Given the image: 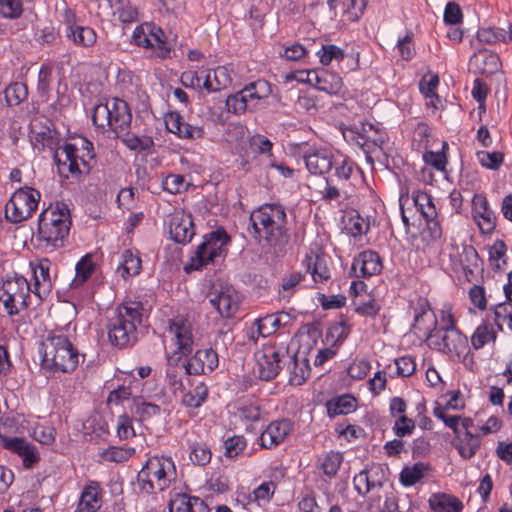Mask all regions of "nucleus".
<instances>
[{"instance_id": "f257e3e1", "label": "nucleus", "mask_w": 512, "mask_h": 512, "mask_svg": "<svg viewBox=\"0 0 512 512\" xmlns=\"http://www.w3.org/2000/svg\"><path fill=\"white\" fill-rule=\"evenodd\" d=\"M251 236L265 249L275 255L284 253L289 242L287 215L279 204H264L249 217Z\"/></svg>"}, {"instance_id": "f03ea898", "label": "nucleus", "mask_w": 512, "mask_h": 512, "mask_svg": "<svg viewBox=\"0 0 512 512\" xmlns=\"http://www.w3.org/2000/svg\"><path fill=\"white\" fill-rule=\"evenodd\" d=\"M168 333L176 349L167 355L166 382L174 394L183 392V377L188 374V366L184 357L194 349V334L192 323L184 316H176L168 321Z\"/></svg>"}, {"instance_id": "7ed1b4c3", "label": "nucleus", "mask_w": 512, "mask_h": 512, "mask_svg": "<svg viewBox=\"0 0 512 512\" xmlns=\"http://www.w3.org/2000/svg\"><path fill=\"white\" fill-rule=\"evenodd\" d=\"M143 320V306L139 302L119 305L108 319L109 342L118 348L133 346L139 339L138 327Z\"/></svg>"}, {"instance_id": "20e7f679", "label": "nucleus", "mask_w": 512, "mask_h": 512, "mask_svg": "<svg viewBox=\"0 0 512 512\" xmlns=\"http://www.w3.org/2000/svg\"><path fill=\"white\" fill-rule=\"evenodd\" d=\"M53 159L60 176L79 179L88 175L94 166L93 144L84 138L78 142L64 143L57 147Z\"/></svg>"}, {"instance_id": "39448f33", "label": "nucleus", "mask_w": 512, "mask_h": 512, "mask_svg": "<svg viewBox=\"0 0 512 512\" xmlns=\"http://www.w3.org/2000/svg\"><path fill=\"white\" fill-rule=\"evenodd\" d=\"M71 227L70 212L65 203H56L43 211L38 220V239L42 247L52 252L66 245Z\"/></svg>"}, {"instance_id": "423d86ee", "label": "nucleus", "mask_w": 512, "mask_h": 512, "mask_svg": "<svg viewBox=\"0 0 512 512\" xmlns=\"http://www.w3.org/2000/svg\"><path fill=\"white\" fill-rule=\"evenodd\" d=\"M307 170L316 176H324L334 170L338 183L347 182L356 167L348 157L327 147H309L303 154Z\"/></svg>"}, {"instance_id": "0eeeda50", "label": "nucleus", "mask_w": 512, "mask_h": 512, "mask_svg": "<svg viewBox=\"0 0 512 512\" xmlns=\"http://www.w3.org/2000/svg\"><path fill=\"white\" fill-rule=\"evenodd\" d=\"M41 365L51 371L73 372L79 364V353L67 336L50 333L41 342Z\"/></svg>"}, {"instance_id": "6e6552de", "label": "nucleus", "mask_w": 512, "mask_h": 512, "mask_svg": "<svg viewBox=\"0 0 512 512\" xmlns=\"http://www.w3.org/2000/svg\"><path fill=\"white\" fill-rule=\"evenodd\" d=\"M93 124L102 131H111L117 137L128 135L132 113L126 101L120 98H108L94 106Z\"/></svg>"}, {"instance_id": "1a4fd4ad", "label": "nucleus", "mask_w": 512, "mask_h": 512, "mask_svg": "<svg viewBox=\"0 0 512 512\" xmlns=\"http://www.w3.org/2000/svg\"><path fill=\"white\" fill-rule=\"evenodd\" d=\"M230 242V236L224 229H217L205 236L204 241L197 247L195 254L185 270H199L216 259L226 255V246Z\"/></svg>"}, {"instance_id": "9d476101", "label": "nucleus", "mask_w": 512, "mask_h": 512, "mask_svg": "<svg viewBox=\"0 0 512 512\" xmlns=\"http://www.w3.org/2000/svg\"><path fill=\"white\" fill-rule=\"evenodd\" d=\"M27 279L15 276L6 279L0 289V301L9 315H16L28 307L27 299L31 292Z\"/></svg>"}, {"instance_id": "9b49d317", "label": "nucleus", "mask_w": 512, "mask_h": 512, "mask_svg": "<svg viewBox=\"0 0 512 512\" xmlns=\"http://www.w3.org/2000/svg\"><path fill=\"white\" fill-rule=\"evenodd\" d=\"M40 197V192L33 188L18 189L5 205L6 218L13 223L28 219L37 209Z\"/></svg>"}, {"instance_id": "f8f14e48", "label": "nucleus", "mask_w": 512, "mask_h": 512, "mask_svg": "<svg viewBox=\"0 0 512 512\" xmlns=\"http://www.w3.org/2000/svg\"><path fill=\"white\" fill-rule=\"evenodd\" d=\"M132 40L139 47L156 51L159 58L165 59L170 56L171 49L165 32L153 22L138 25L133 31Z\"/></svg>"}, {"instance_id": "ddd939ff", "label": "nucleus", "mask_w": 512, "mask_h": 512, "mask_svg": "<svg viewBox=\"0 0 512 512\" xmlns=\"http://www.w3.org/2000/svg\"><path fill=\"white\" fill-rule=\"evenodd\" d=\"M428 344L449 356L461 357L469 350L468 339L459 329L436 330L433 334H428Z\"/></svg>"}, {"instance_id": "4468645a", "label": "nucleus", "mask_w": 512, "mask_h": 512, "mask_svg": "<svg viewBox=\"0 0 512 512\" xmlns=\"http://www.w3.org/2000/svg\"><path fill=\"white\" fill-rule=\"evenodd\" d=\"M417 211L421 213L426 221V232L433 242L440 241L443 232L438 220V212L432 197L425 191H417L413 195Z\"/></svg>"}, {"instance_id": "2eb2a0df", "label": "nucleus", "mask_w": 512, "mask_h": 512, "mask_svg": "<svg viewBox=\"0 0 512 512\" xmlns=\"http://www.w3.org/2000/svg\"><path fill=\"white\" fill-rule=\"evenodd\" d=\"M64 26L65 37L75 46L80 48H91L96 44V31L90 26L78 23L75 13L71 10L65 11Z\"/></svg>"}, {"instance_id": "dca6fc26", "label": "nucleus", "mask_w": 512, "mask_h": 512, "mask_svg": "<svg viewBox=\"0 0 512 512\" xmlns=\"http://www.w3.org/2000/svg\"><path fill=\"white\" fill-rule=\"evenodd\" d=\"M285 355L284 349L275 346H266L258 350L255 353V359L259 377L266 381L274 379L281 369L280 363Z\"/></svg>"}, {"instance_id": "f3484780", "label": "nucleus", "mask_w": 512, "mask_h": 512, "mask_svg": "<svg viewBox=\"0 0 512 512\" xmlns=\"http://www.w3.org/2000/svg\"><path fill=\"white\" fill-rule=\"evenodd\" d=\"M147 470L154 480L157 490L163 491L176 477V467L170 457L154 456L147 461Z\"/></svg>"}, {"instance_id": "a211bd4d", "label": "nucleus", "mask_w": 512, "mask_h": 512, "mask_svg": "<svg viewBox=\"0 0 512 512\" xmlns=\"http://www.w3.org/2000/svg\"><path fill=\"white\" fill-rule=\"evenodd\" d=\"M210 303L224 318L232 317L239 308V296L230 285L214 287L211 293Z\"/></svg>"}, {"instance_id": "6ab92c4d", "label": "nucleus", "mask_w": 512, "mask_h": 512, "mask_svg": "<svg viewBox=\"0 0 512 512\" xmlns=\"http://www.w3.org/2000/svg\"><path fill=\"white\" fill-rule=\"evenodd\" d=\"M168 228L171 239L180 244L190 242L195 234L192 216L182 210L169 215Z\"/></svg>"}, {"instance_id": "aec40b11", "label": "nucleus", "mask_w": 512, "mask_h": 512, "mask_svg": "<svg viewBox=\"0 0 512 512\" xmlns=\"http://www.w3.org/2000/svg\"><path fill=\"white\" fill-rule=\"evenodd\" d=\"M34 276L33 293L39 298H46L53 288L54 277L51 273L52 263L48 258H41L30 263Z\"/></svg>"}, {"instance_id": "412c9836", "label": "nucleus", "mask_w": 512, "mask_h": 512, "mask_svg": "<svg viewBox=\"0 0 512 512\" xmlns=\"http://www.w3.org/2000/svg\"><path fill=\"white\" fill-rule=\"evenodd\" d=\"M472 215L482 234H490L496 228L497 217L490 208L483 194H475L472 198Z\"/></svg>"}, {"instance_id": "4be33fe9", "label": "nucleus", "mask_w": 512, "mask_h": 512, "mask_svg": "<svg viewBox=\"0 0 512 512\" xmlns=\"http://www.w3.org/2000/svg\"><path fill=\"white\" fill-rule=\"evenodd\" d=\"M104 489L98 481L88 480L74 512H97L103 505Z\"/></svg>"}, {"instance_id": "5701e85b", "label": "nucleus", "mask_w": 512, "mask_h": 512, "mask_svg": "<svg viewBox=\"0 0 512 512\" xmlns=\"http://www.w3.org/2000/svg\"><path fill=\"white\" fill-rule=\"evenodd\" d=\"M292 430L293 424L289 420L272 421L259 437L260 446L265 449H273L280 445Z\"/></svg>"}, {"instance_id": "b1692460", "label": "nucleus", "mask_w": 512, "mask_h": 512, "mask_svg": "<svg viewBox=\"0 0 512 512\" xmlns=\"http://www.w3.org/2000/svg\"><path fill=\"white\" fill-rule=\"evenodd\" d=\"M382 261L379 254L372 250H366L354 258L351 272L357 278L371 277L382 271Z\"/></svg>"}, {"instance_id": "393cba45", "label": "nucleus", "mask_w": 512, "mask_h": 512, "mask_svg": "<svg viewBox=\"0 0 512 512\" xmlns=\"http://www.w3.org/2000/svg\"><path fill=\"white\" fill-rule=\"evenodd\" d=\"M3 448L18 454L23 460V466L31 468L39 461V455L36 447L28 443L25 439L19 437L1 436Z\"/></svg>"}, {"instance_id": "a878e982", "label": "nucleus", "mask_w": 512, "mask_h": 512, "mask_svg": "<svg viewBox=\"0 0 512 512\" xmlns=\"http://www.w3.org/2000/svg\"><path fill=\"white\" fill-rule=\"evenodd\" d=\"M218 354L212 348L200 349L186 361L188 374L201 375L212 372L218 366Z\"/></svg>"}, {"instance_id": "bb28decb", "label": "nucleus", "mask_w": 512, "mask_h": 512, "mask_svg": "<svg viewBox=\"0 0 512 512\" xmlns=\"http://www.w3.org/2000/svg\"><path fill=\"white\" fill-rule=\"evenodd\" d=\"M165 125L169 132L182 139H200L204 135L202 127L184 122L182 116L177 112H171L165 117Z\"/></svg>"}, {"instance_id": "cd10ccee", "label": "nucleus", "mask_w": 512, "mask_h": 512, "mask_svg": "<svg viewBox=\"0 0 512 512\" xmlns=\"http://www.w3.org/2000/svg\"><path fill=\"white\" fill-rule=\"evenodd\" d=\"M307 81L328 94H337L343 86L342 79L338 75L325 69L308 71Z\"/></svg>"}, {"instance_id": "c85d7f7f", "label": "nucleus", "mask_w": 512, "mask_h": 512, "mask_svg": "<svg viewBox=\"0 0 512 512\" xmlns=\"http://www.w3.org/2000/svg\"><path fill=\"white\" fill-rule=\"evenodd\" d=\"M170 512H210L208 505L199 497L176 493L169 501Z\"/></svg>"}, {"instance_id": "c756f323", "label": "nucleus", "mask_w": 512, "mask_h": 512, "mask_svg": "<svg viewBox=\"0 0 512 512\" xmlns=\"http://www.w3.org/2000/svg\"><path fill=\"white\" fill-rule=\"evenodd\" d=\"M470 65L475 67L481 74L491 75L498 71L500 59L495 53L479 50L470 58Z\"/></svg>"}, {"instance_id": "7c9ffc66", "label": "nucleus", "mask_w": 512, "mask_h": 512, "mask_svg": "<svg viewBox=\"0 0 512 512\" xmlns=\"http://www.w3.org/2000/svg\"><path fill=\"white\" fill-rule=\"evenodd\" d=\"M429 504L435 512H462L463 503L455 496L444 493L433 494Z\"/></svg>"}, {"instance_id": "2f4dec72", "label": "nucleus", "mask_w": 512, "mask_h": 512, "mask_svg": "<svg viewBox=\"0 0 512 512\" xmlns=\"http://www.w3.org/2000/svg\"><path fill=\"white\" fill-rule=\"evenodd\" d=\"M287 313L269 314L255 320L257 332L262 333V337H268L275 333L282 325L284 319H288Z\"/></svg>"}, {"instance_id": "473e14b6", "label": "nucleus", "mask_w": 512, "mask_h": 512, "mask_svg": "<svg viewBox=\"0 0 512 512\" xmlns=\"http://www.w3.org/2000/svg\"><path fill=\"white\" fill-rule=\"evenodd\" d=\"M229 83L230 79L227 76L226 69L223 67H218L213 71L207 72L202 83V88L208 92H216L226 88Z\"/></svg>"}, {"instance_id": "72a5a7b5", "label": "nucleus", "mask_w": 512, "mask_h": 512, "mask_svg": "<svg viewBox=\"0 0 512 512\" xmlns=\"http://www.w3.org/2000/svg\"><path fill=\"white\" fill-rule=\"evenodd\" d=\"M355 408L356 399L349 394L339 396L336 399L329 401L327 404V411L330 417L349 414L353 412Z\"/></svg>"}, {"instance_id": "f704fd0d", "label": "nucleus", "mask_w": 512, "mask_h": 512, "mask_svg": "<svg viewBox=\"0 0 512 512\" xmlns=\"http://www.w3.org/2000/svg\"><path fill=\"white\" fill-rule=\"evenodd\" d=\"M497 334L491 324H480L471 336V344L475 350L483 348L485 345L495 342Z\"/></svg>"}, {"instance_id": "c9c22d12", "label": "nucleus", "mask_w": 512, "mask_h": 512, "mask_svg": "<svg viewBox=\"0 0 512 512\" xmlns=\"http://www.w3.org/2000/svg\"><path fill=\"white\" fill-rule=\"evenodd\" d=\"M141 271V259L131 250H125L122 254V261L118 266V272L123 278L138 275Z\"/></svg>"}, {"instance_id": "e433bc0d", "label": "nucleus", "mask_w": 512, "mask_h": 512, "mask_svg": "<svg viewBox=\"0 0 512 512\" xmlns=\"http://www.w3.org/2000/svg\"><path fill=\"white\" fill-rule=\"evenodd\" d=\"M94 263L89 255L82 257L75 266L76 275L70 283L71 288H78L83 285L94 271Z\"/></svg>"}, {"instance_id": "4c0bfd02", "label": "nucleus", "mask_w": 512, "mask_h": 512, "mask_svg": "<svg viewBox=\"0 0 512 512\" xmlns=\"http://www.w3.org/2000/svg\"><path fill=\"white\" fill-rule=\"evenodd\" d=\"M226 107L229 112L237 115L244 113L246 110H254L256 108L244 94V89L229 95L226 99Z\"/></svg>"}, {"instance_id": "58836bf2", "label": "nucleus", "mask_w": 512, "mask_h": 512, "mask_svg": "<svg viewBox=\"0 0 512 512\" xmlns=\"http://www.w3.org/2000/svg\"><path fill=\"white\" fill-rule=\"evenodd\" d=\"M243 89L244 94L249 98L251 103L254 100L266 99L272 93L271 84L264 79H258L254 82H251L247 84Z\"/></svg>"}, {"instance_id": "ea45409f", "label": "nucleus", "mask_w": 512, "mask_h": 512, "mask_svg": "<svg viewBox=\"0 0 512 512\" xmlns=\"http://www.w3.org/2000/svg\"><path fill=\"white\" fill-rule=\"evenodd\" d=\"M460 443L457 445V450L461 457L464 459L472 458L480 447V439L472 432H464L463 436L457 435Z\"/></svg>"}, {"instance_id": "a19ab883", "label": "nucleus", "mask_w": 512, "mask_h": 512, "mask_svg": "<svg viewBox=\"0 0 512 512\" xmlns=\"http://www.w3.org/2000/svg\"><path fill=\"white\" fill-rule=\"evenodd\" d=\"M438 84L439 77L437 74L424 76L419 84L421 93L425 96L426 99H429L427 105H430L434 108L437 107V103L439 102V97L436 94V88Z\"/></svg>"}, {"instance_id": "79ce46f5", "label": "nucleus", "mask_w": 512, "mask_h": 512, "mask_svg": "<svg viewBox=\"0 0 512 512\" xmlns=\"http://www.w3.org/2000/svg\"><path fill=\"white\" fill-rule=\"evenodd\" d=\"M139 381L135 378H130L128 384L125 383L112 390L107 398L108 403L120 404L134 396V390L138 388Z\"/></svg>"}, {"instance_id": "37998d69", "label": "nucleus", "mask_w": 512, "mask_h": 512, "mask_svg": "<svg viewBox=\"0 0 512 512\" xmlns=\"http://www.w3.org/2000/svg\"><path fill=\"white\" fill-rule=\"evenodd\" d=\"M208 388L204 383H199L195 388L182 397V404L190 408H199L207 399Z\"/></svg>"}, {"instance_id": "c03bdc74", "label": "nucleus", "mask_w": 512, "mask_h": 512, "mask_svg": "<svg viewBox=\"0 0 512 512\" xmlns=\"http://www.w3.org/2000/svg\"><path fill=\"white\" fill-rule=\"evenodd\" d=\"M132 411L140 418V420H147L151 417L160 415L161 407L137 397L133 399Z\"/></svg>"}, {"instance_id": "a18cd8bd", "label": "nucleus", "mask_w": 512, "mask_h": 512, "mask_svg": "<svg viewBox=\"0 0 512 512\" xmlns=\"http://www.w3.org/2000/svg\"><path fill=\"white\" fill-rule=\"evenodd\" d=\"M189 458L193 464L205 466L210 463L212 452L207 444L203 442H196L190 446Z\"/></svg>"}, {"instance_id": "49530a36", "label": "nucleus", "mask_w": 512, "mask_h": 512, "mask_svg": "<svg viewBox=\"0 0 512 512\" xmlns=\"http://www.w3.org/2000/svg\"><path fill=\"white\" fill-rule=\"evenodd\" d=\"M476 158L482 167L490 170H498L504 161V154L500 151H478Z\"/></svg>"}, {"instance_id": "de8ad7c7", "label": "nucleus", "mask_w": 512, "mask_h": 512, "mask_svg": "<svg viewBox=\"0 0 512 512\" xmlns=\"http://www.w3.org/2000/svg\"><path fill=\"white\" fill-rule=\"evenodd\" d=\"M342 462L343 456L340 452L330 451L324 456L321 469L326 476L332 478L336 476Z\"/></svg>"}, {"instance_id": "09e8293b", "label": "nucleus", "mask_w": 512, "mask_h": 512, "mask_svg": "<svg viewBox=\"0 0 512 512\" xmlns=\"http://www.w3.org/2000/svg\"><path fill=\"white\" fill-rule=\"evenodd\" d=\"M308 270L311 269V266H313L312 268V277L314 279L315 282L317 281H325V280H328L330 278V271L329 269L327 268V265H326V262H325V259L320 257V256H315V257H308Z\"/></svg>"}, {"instance_id": "8fccbe9b", "label": "nucleus", "mask_w": 512, "mask_h": 512, "mask_svg": "<svg viewBox=\"0 0 512 512\" xmlns=\"http://www.w3.org/2000/svg\"><path fill=\"white\" fill-rule=\"evenodd\" d=\"M477 37L480 42L487 44L507 42V31L497 27L482 28L478 31Z\"/></svg>"}, {"instance_id": "3c124183", "label": "nucleus", "mask_w": 512, "mask_h": 512, "mask_svg": "<svg viewBox=\"0 0 512 512\" xmlns=\"http://www.w3.org/2000/svg\"><path fill=\"white\" fill-rule=\"evenodd\" d=\"M135 454L132 447H116L112 446L103 452V458L111 462H123L131 458Z\"/></svg>"}, {"instance_id": "603ef678", "label": "nucleus", "mask_w": 512, "mask_h": 512, "mask_svg": "<svg viewBox=\"0 0 512 512\" xmlns=\"http://www.w3.org/2000/svg\"><path fill=\"white\" fill-rule=\"evenodd\" d=\"M247 446L246 439L241 435L229 437L224 442L225 456L235 458L241 454Z\"/></svg>"}, {"instance_id": "864d4df0", "label": "nucleus", "mask_w": 512, "mask_h": 512, "mask_svg": "<svg viewBox=\"0 0 512 512\" xmlns=\"http://www.w3.org/2000/svg\"><path fill=\"white\" fill-rule=\"evenodd\" d=\"M317 54L323 65H329L333 60L341 61L345 57L344 50L333 44L323 45Z\"/></svg>"}, {"instance_id": "5fc2aeb1", "label": "nucleus", "mask_w": 512, "mask_h": 512, "mask_svg": "<svg viewBox=\"0 0 512 512\" xmlns=\"http://www.w3.org/2000/svg\"><path fill=\"white\" fill-rule=\"evenodd\" d=\"M354 305L357 314L367 317H375L381 309V305L371 296H367L366 300L355 301Z\"/></svg>"}, {"instance_id": "6e6d98bb", "label": "nucleus", "mask_w": 512, "mask_h": 512, "mask_svg": "<svg viewBox=\"0 0 512 512\" xmlns=\"http://www.w3.org/2000/svg\"><path fill=\"white\" fill-rule=\"evenodd\" d=\"M27 96V89L23 83L16 82L5 90V98L9 106L18 105Z\"/></svg>"}, {"instance_id": "4d7b16f0", "label": "nucleus", "mask_w": 512, "mask_h": 512, "mask_svg": "<svg viewBox=\"0 0 512 512\" xmlns=\"http://www.w3.org/2000/svg\"><path fill=\"white\" fill-rule=\"evenodd\" d=\"M23 12L21 0H0V14L9 19H16Z\"/></svg>"}, {"instance_id": "13d9d810", "label": "nucleus", "mask_w": 512, "mask_h": 512, "mask_svg": "<svg viewBox=\"0 0 512 512\" xmlns=\"http://www.w3.org/2000/svg\"><path fill=\"white\" fill-rule=\"evenodd\" d=\"M460 261L463 269L472 273L473 269L478 267L479 262V256L476 249L471 245L463 246Z\"/></svg>"}, {"instance_id": "bf43d9fd", "label": "nucleus", "mask_w": 512, "mask_h": 512, "mask_svg": "<svg viewBox=\"0 0 512 512\" xmlns=\"http://www.w3.org/2000/svg\"><path fill=\"white\" fill-rule=\"evenodd\" d=\"M185 177L179 174H170L163 181V187L172 194L181 193L187 188Z\"/></svg>"}, {"instance_id": "052dcab7", "label": "nucleus", "mask_w": 512, "mask_h": 512, "mask_svg": "<svg viewBox=\"0 0 512 512\" xmlns=\"http://www.w3.org/2000/svg\"><path fill=\"white\" fill-rule=\"evenodd\" d=\"M445 409L444 407H441V406H436L433 410V415L442 420L445 424V426L449 427L450 429L453 430V432L456 434V435H459L460 434V429H459V424H460V419H461V416H458V415H447L445 413Z\"/></svg>"}, {"instance_id": "680f3d73", "label": "nucleus", "mask_w": 512, "mask_h": 512, "mask_svg": "<svg viewBox=\"0 0 512 512\" xmlns=\"http://www.w3.org/2000/svg\"><path fill=\"white\" fill-rule=\"evenodd\" d=\"M422 477L423 471L419 464H415L411 468L406 467L400 473V481L406 487L416 484Z\"/></svg>"}, {"instance_id": "e2e57ef3", "label": "nucleus", "mask_w": 512, "mask_h": 512, "mask_svg": "<svg viewBox=\"0 0 512 512\" xmlns=\"http://www.w3.org/2000/svg\"><path fill=\"white\" fill-rule=\"evenodd\" d=\"M137 484L139 489L146 494L153 493L155 490H157L156 484L152 479L151 474L148 473L147 463H145L142 469L138 472Z\"/></svg>"}, {"instance_id": "0e129e2a", "label": "nucleus", "mask_w": 512, "mask_h": 512, "mask_svg": "<svg viewBox=\"0 0 512 512\" xmlns=\"http://www.w3.org/2000/svg\"><path fill=\"white\" fill-rule=\"evenodd\" d=\"M371 365L366 359L355 360L348 368V375L357 380L365 378L370 372Z\"/></svg>"}, {"instance_id": "69168bd1", "label": "nucleus", "mask_w": 512, "mask_h": 512, "mask_svg": "<svg viewBox=\"0 0 512 512\" xmlns=\"http://www.w3.org/2000/svg\"><path fill=\"white\" fill-rule=\"evenodd\" d=\"M414 429L415 422L406 415L399 416L393 426L394 434L399 438L410 435Z\"/></svg>"}, {"instance_id": "338daca9", "label": "nucleus", "mask_w": 512, "mask_h": 512, "mask_svg": "<svg viewBox=\"0 0 512 512\" xmlns=\"http://www.w3.org/2000/svg\"><path fill=\"white\" fill-rule=\"evenodd\" d=\"M276 485L273 482H264L260 484L253 491V498L259 504L261 502L268 503L272 496L274 495Z\"/></svg>"}, {"instance_id": "774afa93", "label": "nucleus", "mask_w": 512, "mask_h": 512, "mask_svg": "<svg viewBox=\"0 0 512 512\" xmlns=\"http://www.w3.org/2000/svg\"><path fill=\"white\" fill-rule=\"evenodd\" d=\"M348 325L341 321L333 323L327 332V338H331L334 343L343 341L349 334Z\"/></svg>"}]
</instances>
